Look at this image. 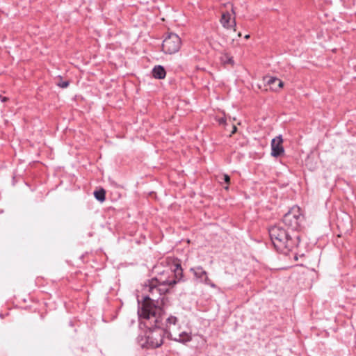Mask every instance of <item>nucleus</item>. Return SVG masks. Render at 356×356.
I'll use <instances>...</instances> for the list:
<instances>
[{"label": "nucleus", "instance_id": "9", "mask_svg": "<svg viewBox=\"0 0 356 356\" xmlns=\"http://www.w3.org/2000/svg\"><path fill=\"white\" fill-rule=\"evenodd\" d=\"M282 143V136H278L271 140V155L273 157H279L284 154Z\"/></svg>", "mask_w": 356, "mask_h": 356}, {"label": "nucleus", "instance_id": "13", "mask_svg": "<svg viewBox=\"0 0 356 356\" xmlns=\"http://www.w3.org/2000/svg\"><path fill=\"white\" fill-rule=\"evenodd\" d=\"M94 195L95 198L101 202H104L106 199V192L103 188L95 191Z\"/></svg>", "mask_w": 356, "mask_h": 356}, {"label": "nucleus", "instance_id": "20", "mask_svg": "<svg viewBox=\"0 0 356 356\" xmlns=\"http://www.w3.org/2000/svg\"><path fill=\"white\" fill-rule=\"evenodd\" d=\"M249 38H250V35H246L245 36V39H248Z\"/></svg>", "mask_w": 356, "mask_h": 356}, {"label": "nucleus", "instance_id": "15", "mask_svg": "<svg viewBox=\"0 0 356 356\" xmlns=\"http://www.w3.org/2000/svg\"><path fill=\"white\" fill-rule=\"evenodd\" d=\"M221 180H223L225 183L229 184L230 181V177L227 174L222 175L220 177Z\"/></svg>", "mask_w": 356, "mask_h": 356}, {"label": "nucleus", "instance_id": "6", "mask_svg": "<svg viewBox=\"0 0 356 356\" xmlns=\"http://www.w3.org/2000/svg\"><path fill=\"white\" fill-rule=\"evenodd\" d=\"M181 46V40L178 35L169 33L162 43V51L165 54H173L179 51Z\"/></svg>", "mask_w": 356, "mask_h": 356}, {"label": "nucleus", "instance_id": "21", "mask_svg": "<svg viewBox=\"0 0 356 356\" xmlns=\"http://www.w3.org/2000/svg\"><path fill=\"white\" fill-rule=\"evenodd\" d=\"M232 12L234 14V10L233 6H232Z\"/></svg>", "mask_w": 356, "mask_h": 356}, {"label": "nucleus", "instance_id": "11", "mask_svg": "<svg viewBox=\"0 0 356 356\" xmlns=\"http://www.w3.org/2000/svg\"><path fill=\"white\" fill-rule=\"evenodd\" d=\"M266 83L272 87V89L277 91V90L282 88L283 87L284 83L280 79L273 77L268 76L266 77Z\"/></svg>", "mask_w": 356, "mask_h": 356}, {"label": "nucleus", "instance_id": "18", "mask_svg": "<svg viewBox=\"0 0 356 356\" xmlns=\"http://www.w3.org/2000/svg\"><path fill=\"white\" fill-rule=\"evenodd\" d=\"M0 99H1V101L2 102H5L6 101L7 98L6 97H2L1 95H0Z\"/></svg>", "mask_w": 356, "mask_h": 356}, {"label": "nucleus", "instance_id": "14", "mask_svg": "<svg viewBox=\"0 0 356 356\" xmlns=\"http://www.w3.org/2000/svg\"><path fill=\"white\" fill-rule=\"evenodd\" d=\"M57 86L61 88H65L69 86V81H60L57 83Z\"/></svg>", "mask_w": 356, "mask_h": 356}, {"label": "nucleus", "instance_id": "1", "mask_svg": "<svg viewBox=\"0 0 356 356\" xmlns=\"http://www.w3.org/2000/svg\"><path fill=\"white\" fill-rule=\"evenodd\" d=\"M163 310L161 307L144 305L138 309V315L142 323L147 327L144 336L138 337V342L143 348H157L163 343L166 334L161 327L163 321Z\"/></svg>", "mask_w": 356, "mask_h": 356}, {"label": "nucleus", "instance_id": "8", "mask_svg": "<svg viewBox=\"0 0 356 356\" xmlns=\"http://www.w3.org/2000/svg\"><path fill=\"white\" fill-rule=\"evenodd\" d=\"M304 219L300 209L298 206L293 207L284 216L283 222H293V221H302Z\"/></svg>", "mask_w": 356, "mask_h": 356}, {"label": "nucleus", "instance_id": "3", "mask_svg": "<svg viewBox=\"0 0 356 356\" xmlns=\"http://www.w3.org/2000/svg\"><path fill=\"white\" fill-rule=\"evenodd\" d=\"M161 268L162 267L160 266L154 267V272L156 273V275L152 280L162 286L167 288L169 291L181 280L183 270L179 264H175L171 268Z\"/></svg>", "mask_w": 356, "mask_h": 356}, {"label": "nucleus", "instance_id": "17", "mask_svg": "<svg viewBox=\"0 0 356 356\" xmlns=\"http://www.w3.org/2000/svg\"><path fill=\"white\" fill-rule=\"evenodd\" d=\"M219 124H225L226 122V119L224 118H220L218 120Z\"/></svg>", "mask_w": 356, "mask_h": 356}, {"label": "nucleus", "instance_id": "2", "mask_svg": "<svg viewBox=\"0 0 356 356\" xmlns=\"http://www.w3.org/2000/svg\"><path fill=\"white\" fill-rule=\"evenodd\" d=\"M269 236L277 251L286 253L296 245V239L299 236H293L289 232V224H275L268 228Z\"/></svg>", "mask_w": 356, "mask_h": 356}, {"label": "nucleus", "instance_id": "12", "mask_svg": "<svg viewBox=\"0 0 356 356\" xmlns=\"http://www.w3.org/2000/svg\"><path fill=\"white\" fill-rule=\"evenodd\" d=\"M166 75L164 67L161 65H156L152 70V76L158 79H164Z\"/></svg>", "mask_w": 356, "mask_h": 356}, {"label": "nucleus", "instance_id": "4", "mask_svg": "<svg viewBox=\"0 0 356 356\" xmlns=\"http://www.w3.org/2000/svg\"><path fill=\"white\" fill-rule=\"evenodd\" d=\"M165 330L167 337L170 340L184 344L192 340L191 332L183 330L178 324V318L175 316H170L166 319Z\"/></svg>", "mask_w": 356, "mask_h": 356}, {"label": "nucleus", "instance_id": "16", "mask_svg": "<svg viewBox=\"0 0 356 356\" xmlns=\"http://www.w3.org/2000/svg\"><path fill=\"white\" fill-rule=\"evenodd\" d=\"M226 58H227L226 60H222L223 62H225V63L232 64L234 63L233 59L232 58L226 57Z\"/></svg>", "mask_w": 356, "mask_h": 356}, {"label": "nucleus", "instance_id": "7", "mask_svg": "<svg viewBox=\"0 0 356 356\" xmlns=\"http://www.w3.org/2000/svg\"><path fill=\"white\" fill-rule=\"evenodd\" d=\"M194 277L201 283L210 286L211 288L216 289V285L209 278L207 273L202 266H196L191 268L190 270Z\"/></svg>", "mask_w": 356, "mask_h": 356}, {"label": "nucleus", "instance_id": "19", "mask_svg": "<svg viewBox=\"0 0 356 356\" xmlns=\"http://www.w3.org/2000/svg\"><path fill=\"white\" fill-rule=\"evenodd\" d=\"M236 130H237V128L235 126H234L233 131H232V134L235 133L236 131Z\"/></svg>", "mask_w": 356, "mask_h": 356}, {"label": "nucleus", "instance_id": "10", "mask_svg": "<svg viewBox=\"0 0 356 356\" xmlns=\"http://www.w3.org/2000/svg\"><path fill=\"white\" fill-rule=\"evenodd\" d=\"M231 19V14L229 12H225L222 14L220 23L226 29L234 27L236 26L235 19L233 18L232 22Z\"/></svg>", "mask_w": 356, "mask_h": 356}, {"label": "nucleus", "instance_id": "5", "mask_svg": "<svg viewBox=\"0 0 356 356\" xmlns=\"http://www.w3.org/2000/svg\"><path fill=\"white\" fill-rule=\"evenodd\" d=\"M168 291L167 288L162 286L154 280H147L143 287V292L145 296L143 297V302L141 304L139 309L145 304L149 306L157 307L154 304V302L156 301L158 302L161 296Z\"/></svg>", "mask_w": 356, "mask_h": 356}]
</instances>
